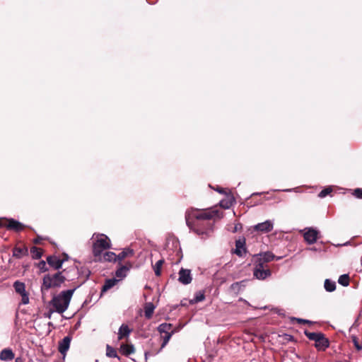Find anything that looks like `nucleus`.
Instances as JSON below:
<instances>
[{
    "label": "nucleus",
    "mask_w": 362,
    "mask_h": 362,
    "mask_svg": "<svg viewBox=\"0 0 362 362\" xmlns=\"http://www.w3.org/2000/svg\"><path fill=\"white\" fill-rule=\"evenodd\" d=\"M193 217L197 219L194 231L204 239L209 237L214 230L213 224L209 221L201 222L202 221H209L217 216L216 210L195 211L192 214Z\"/></svg>",
    "instance_id": "obj_1"
},
{
    "label": "nucleus",
    "mask_w": 362,
    "mask_h": 362,
    "mask_svg": "<svg viewBox=\"0 0 362 362\" xmlns=\"http://www.w3.org/2000/svg\"><path fill=\"white\" fill-rule=\"evenodd\" d=\"M75 290L63 291L52 298L51 303L56 312L63 313L67 310Z\"/></svg>",
    "instance_id": "obj_2"
},
{
    "label": "nucleus",
    "mask_w": 362,
    "mask_h": 362,
    "mask_svg": "<svg viewBox=\"0 0 362 362\" xmlns=\"http://www.w3.org/2000/svg\"><path fill=\"white\" fill-rule=\"evenodd\" d=\"M93 254L94 257L100 256L105 250L111 247L110 239L105 234L94 233L92 236Z\"/></svg>",
    "instance_id": "obj_3"
},
{
    "label": "nucleus",
    "mask_w": 362,
    "mask_h": 362,
    "mask_svg": "<svg viewBox=\"0 0 362 362\" xmlns=\"http://www.w3.org/2000/svg\"><path fill=\"white\" fill-rule=\"evenodd\" d=\"M65 281V277L62 272L54 274H47L43 278V283L41 286L42 291H47L51 288L59 287Z\"/></svg>",
    "instance_id": "obj_4"
},
{
    "label": "nucleus",
    "mask_w": 362,
    "mask_h": 362,
    "mask_svg": "<svg viewBox=\"0 0 362 362\" xmlns=\"http://www.w3.org/2000/svg\"><path fill=\"white\" fill-rule=\"evenodd\" d=\"M254 276L259 280H264L271 275V271L268 269H265V265L262 263L257 262V264L253 271Z\"/></svg>",
    "instance_id": "obj_5"
},
{
    "label": "nucleus",
    "mask_w": 362,
    "mask_h": 362,
    "mask_svg": "<svg viewBox=\"0 0 362 362\" xmlns=\"http://www.w3.org/2000/svg\"><path fill=\"white\" fill-rule=\"evenodd\" d=\"M302 232L305 242L309 245L315 243L318 239L319 231L315 228H305Z\"/></svg>",
    "instance_id": "obj_6"
},
{
    "label": "nucleus",
    "mask_w": 362,
    "mask_h": 362,
    "mask_svg": "<svg viewBox=\"0 0 362 362\" xmlns=\"http://www.w3.org/2000/svg\"><path fill=\"white\" fill-rule=\"evenodd\" d=\"M13 287L16 293L21 296V303L26 305L29 303V297L25 291V285L24 283L16 281L13 284Z\"/></svg>",
    "instance_id": "obj_7"
},
{
    "label": "nucleus",
    "mask_w": 362,
    "mask_h": 362,
    "mask_svg": "<svg viewBox=\"0 0 362 362\" xmlns=\"http://www.w3.org/2000/svg\"><path fill=\"white\" fill-rule=\"evenodd\" d=\"M179 278L178 281L183 285L189 284L192 281V276L191 274V271L189 269L182 268L179 271Z\"/></svg>",
    "instance_id": "obj_8"
},
{
    "label": "nucleus",
    "mask_w": 362,
    "mask_h": 362,
    "mask_svg": "<svg viewBox=\"0 0 362 362\" xmlns=\"http://www.w3.org/2000/svg\"><path fill=\"white\" fill-rule=\"evenodd\" d=\"M274 223L270 220L259 223L254 226V230L261 233H269L273 230Z\"/></svg>",
    "instance_id": "obj_9"
},
{
    "label": "nucleus",
    "mask_w": 362,
    "mask_h": 362,
    "mask_svg": "<svg viewBox=\"0 0 362 362\" xmlns=\"http://www.w3.org/2000/svg\"><path fill=\"white\" fill-rule=\"evenodd\" d=\"M71 343V338L69 337H65L62 340L59 342V351L63 355V358L65 357L67 351L69 349Z\"/></svg>",
    "instance_id": "obj_10"
},
{
    "label": "nucleus",
    "mask_w": 362,
    "mask_h": 362,
    "mask_svg": "<svg viewBox=\"0 0 362 362\" xmlns=\"http://www.w3.org/2000/svg\"><path fill=\"white\" fill-rule=\"evenodd\" d=\"M132 267L131 262H127L125 265L120 266L115 272V276L119 279H124L127 275V272Z\"/></svg>",
    "instance_id": "obj_11"
},
{
    "label": "nucleus",
    "mask_w": 362,
    "mask_h": 362,
    "mask_svg": "<svg viewBox=\"0 0 362 362\" xmlns=\"http://www.w3.org/2000/svg\"><path fill=\"white\" fill-rule=\"evenodd\" d=\"M100 262H116L117 255L110 251L103 252L100 256L96 257Z\"/></svg>",
    "instance_id": "obj_12"
},
{
    "label": "nucleus",
    "mask_w": 362,
    "mask_h": 362,
    "mask_svg": "<svg viewBox=\"0 0 362 362\" xmlns=\"http://www.w3.org/2000/svg\"><path fill=\"white\" fill-rule=\"evenodd\" d=\"M275 259V256L273 253L267 252L264 254H259L257 256V262L259 263H262L263 265H265L266 263L272 261Z\"/></svg>",
    "instance_id": "obj_13"
},
{
    "label": "nucleus",
    "mask_w": 362,
    "mask_h": 362,
    "mask_svg": "<svg viewBox=\"0 0 362 362\" xmlns=\"http://www.w3.org/2000/svg\"><path fill=\"white\" fill-rule=\"evenodd\" d=\"M47 262L51 267H52L55 269H59L62 267L64 260L60 259L56 256H49L47 258Z\"/></svg>",
    "instance_id": "obj_14"
},
{
    "label": "nucleus",
    "mask_w": 362,
    "mask_h": 362,
    "mask_svg": "<svg viewBox=\"0 0 362 362\" xmlns=\"http://www.w3.org/2000/svg\"><path fill=\"white\" fill-rule=\"evenodd\" d=\"M15 355L11 349H4L0 352V359L4 361H11Z\"/></svg>",
    "instance_id": "obj_15"
},
{
    "label": "nucleus",
    "mask_w": 362,
    "mask_h": 362,
    "mask_svg": "<svg viewBox=\"0 0 362 362\" xmlns=\"http://www.w3.org/2000/svg\"><path fill=\"white\" fill-rule=\"evenodd\" d=\"M6 226L8 228L16 231H21L23 229V225L14 219L8 220Z\"/></svg>",
    "instance_id": "obj_16"
},
{
    "label": "nucleus",
    "mask_w": 362,
    "mask_h": 362,
    "mask_svg": "<svg viewBox=\"0 0 362 362\" xmlns=\"http://www.w3.org/2000/svg\"><path fill=\"white\" fill-rule=\"evenodd\" d=\"M131 332H132V330L129 329L128 325H127L125 324H122L119 329L118 339L120 340V339H123L124 337H129Z\"/></svg>",
    "instance_id": "obj_17"
},
{
    "label": "nucleus",
    "mask_w": 362,
    "mask_h": 362,
    "mask_svg": "<svg viewBox=\"0 0 362 362\" xmlns=\"http://www.w3.org/2000/svg\"><path fill=\"white\" fill-rule=\"evenodd\" d=\"M134 251L132 249L126 248L117 255V261L121 262L127 257H132Z\"/></svg>",
    "instance_id": "obj_18"
},
{
    "label": "nucleus",
    "mask_w": 362,
    "mask_h": 362,
    "mask_svg": "<svg viewBox=\"0 0 362 362\" xmlns=\"http://www.w3.org/2000/svg\"><path fill=\"white\" fill-rule=\"evenodd\" d=\"M235 202V199L232 195H227L226 199L220 202V206L223 209H229Z\"/></svg>",
    "instance_id": "obj_19"
},
{
    "label": "nucleus",
    "mask_w": 362,
    "mask_h": 362,
    "mask_svg": "<svg viewBox=\"0 0 362 362\" xmlns=\"http://www.w3.org/2000/svg\"><path fill=\"white\" fill-rule=\"evenodd\" d=\"M234 253H235L239 257H242L243 255L245 253V247H244V242L238 240L235 242V249L234 251Z\"/></svg>",
    "instance_id": "obj_20"
},
{
    "label": "nucleus",
    "mask_w": 362,
    "mask_h": 362,
    "mask_svg": "<svg viewBox=\"0 0 362 362\" xmlns=\"http://www.w3.org/2000/svg\"><path fill=\"white\" fill-rule=\"evenodd\" d=\"M172 329V325L168 323H163L158 327V330L160 334H170L173 333Z\"/></svg>",
    "instance_id": "obj_21"
},
{
    "label": "nucleus",
    "mask_w": 362,
    "mask_h": 362,
    "mask_svg": "<svg viewBox=\"0 0 362 362\" xmlns=\"http://www.w3.org/2000/svg\"><path fill=\"white\" fill-rule=\"evenodd\" d=\"M27 254L28 249L26 247H15L13 251V255L17 258H21Z\"/></svg>",
    "instance_id": "obj_22"
},
{
    "label": "nucleus",
    "mask_w": 362,
    "mask_h": 362,
    "mask_svg": "<svg viewBox=\"0 0 362 362\" xmlns=\"http://www.w3.org/2000/svg\"><path fill=\"white\" fill-rule=\"evenodd\" d=\"M329 341L327 338H325V337L322 339H320L318 343L315 344V347L319 351H325L329 346Z\"/></svg>",
    "instance_id": "obj_23"
},
{
    "label": "nucleus",
    "mask_w": 362,
    "mask_h": 362,
    "mask_svg": "<svg viewBox=\"0 0 362 362\" xmlns=\"http://www.w3.org/2000/svg\"><path fill=\"white\" fill-rule=\"evenodd\" d=\"M117 281L118 280L115 279H110L106 280L102 288V292H105L112 288L117 283Z\"/></svg>",
    "instance_id": "obj_24"
},
{
    "label": "nucleus",
    "mask_w": 362,
    "mask_h": 362,
    "mask_svg": "<svg viewBox=\"0 0 362 362\" xmlns=\"http://www.w3.org/2000/svg\"><path fill=\"white\" fill-rule=\"evenodd\" d=\"M155 309V306L153 303H148L146 305L144 308V315L147 319H150L152 317Z\"/></svg>",
    "instance_id": "obj_25"
},
{
    "label": "nucleus",
    "mask_w": 362,
    "mask_h": 362,
    "mask_svg": "<svg viewBox=\"0 0 362 362\" xmlns=\"http://www.w3.org/2000/svg\"><path fill=\"white\" fill-rule=\"evenodd\" d=\"M324 287L327 291L332 292L336 289V283L329 279H326L325 281Z\"/></svg>",
    "instance_id": "obj_26"
},
{
    "label": "nucleus",
    "mask_w": 362,
    "mask_h": 362,
    "mask_svg": "<svg viewBox=\"0 0 362 362\" xmlns=\"http://www.w3.org/2000/svg\"><path fill=\"white\" fill-rule=\"evenodd\" d=\"M134 351L135 349L133 345L122 344L121 346V351L127 356L133 354Z\"/></svg>",
    "instance_id": "obj_27"
},
{
    "label": "nucleus",
    "mask_w": 362,
    "mask_h": 362,
    "mask_svg": "<svg viewBox=\"0 0 362 362\" xmlns=\"http://www.w3.org/2000/svg\"><path fill=\"white\" fill-rule=\"evenodd\" d=\"M205 298L204 294L202 291L197 292L194 295V298L191 300L192 303H196L204 300Z\"/></svg>",
    "instance_id": "obj_28"
},
{
    "label": "nucleus",
    "mask_w": 362,
    "mask_h": 362,
    "mask_svg": "<svg viewBox=\"0 0 362 362\" xmlns=\"http://www.w3.org/2000/svg\"><path fill=\"white\" fill-rule=\"evenodd\" d=\"M338 282L339 284L347 286L349 284V277L348 274L341 275L339 278Z\"/></svg>",
    "instance_id": "obj_29"
},
{
    "label": "nucleus",
    "mask_w": 362,
    "mask_h": 362,
    "mask_svg": "<svg viewBox=\"0 0 362 362\" xmlns=\"http://www.w3.org/2000/svg\"><path fill=\"white\" fill-rule=\"evenodd\" d=\"M164 261L163 259L158 260L153 267L154 272L156 276H160L161 274V267Z\"/></svg>",
    "instance_id": "obj_30"
},
{
    "label": "nucleus",
    "mask_w": 362,
    "mask_h": 362,
    "mask_svg": "<svg viewBox=\"0 0 362 362\" xmlns=\"http://www.w3.org/2000/svg\"><path fill=\"white\" fill-rule=\"evenodd\" d=\"M30 252L33 257L35 259H40L42 256V251L36 247H33L30 250Z\"/></svg>",
    "instance_id": "obj_31"
},
{
    "label": "nucleus",
    "mask_w": 362,
    "mask_h": 362,
    "mask_svg": "<svg viewBox=\"0 0 362 362\" xmlns=\"http://www.w3.org/2000/svg\"><path fill=\"white\" fill-rule=\"evenodd\" d=\"M106 355L108 357H112V358L117 356V351H115V349L109 345H107Z\"/></svg>",
    "instance_id": "obj_32"
},
{
    "label": "nucleus",
    "mask_w": 362,
    "mask_h": 362,
    "mask_svg": "<svg viewBox=\"0 0 362 362\" xmlns=\"http://www.w3.org/2000/svg\"><path fill=\"white\" fill-rule=\"evenodd\" d=\"M332 192V189L329 187H327L324 189H322L318 194V197H320V198H324L327 195L329 194L331 192Z\"/></svg>",
    "instance_id": "obj_33"
},
{
    "label": "nucleus",
    "mask_w": 362,
    "mask_h": 362,
    "mask_svg": "<svg viewBox=\"0 0 362 362\" xmlns=\"http://www.w3.org/2000/svg\"><path fill=\"white\" fill-rule=\"evenodd\" d=\"M173 334V333L164 334V335L162 336L163 341V344H162V347H164L168 343V341L170 339Z\"/></svg>",
    "instance_id": "obj_34"
},
{
    "label": "nucleus",
    "mask_w": 362,
    "mask_h": 362,
    "mask_svg": "<svg viewBox=\"0 0 362 362\" xmlns=\"http://www.w3.org/2000/svg\"><path fill=\"white\" fill-rule=\"evenodd\" d=\"M240 287L241 283L235 282L230 286V289L234 292H239V291L240 290Z\"/></svg>",
    "instance_id": "obj_35"
},
{
    "label": "nucleus",
    "mask_w": 362,
    "mask_h": 362,
    "mask_svg": "<svg viewBox=\"0 0 362 362\" xmlns=\"http://www.w3.org/2000/svg\"><path fill=\"white\" fill-rule=\"evenodd\" d=\"M353 194L357 198L362 199V189L357 188L354 189Z\"/></svg>",
    "instance_id": "obj_36"
},
{
    "label": "nucleus",
    "mask_w": 362,
    "mask_h": 362,
    "mask_svg": "<svg viewBox=\"0 0 362 362\" xmlns=\"http://www.w3.org/2000/svg\"><path fill=\"white\" fill-rule=\"evenodd\" d=\"M305 335L310 339H315V337H316V332H310L308 331H305Z\"/></svg>",
    "instance_id": "obj_37"
},
{
    "label": "nucleus",
    "mask_w": 362,
    "mask_h": 362,
    "mask_svg": "<svg viewBox=\"0 0 362 362\" xmlns=\"http://www.w3.org/2000/svg\"><path fill=\"white\" fill-rule=\"evenodd\" d=\"M325 337V335L321 332H316V337H315V339L313 341H315V344L318 343V341L320 339H322Z\"/></svg>",
    "instance_id": "obj_38"
},
{
    "label": "nucleus",
    "mask_w": 362,
    "mask_h": 362,
    "mask_svg": "<svg viewBox=\"0 0 362 362\" xmlns=\"http://www.w3.org/2000/svg\"><path fill=\"white\" fill-rule=\"evenodd\" d=\"M325 337V335L321 332H316V337H315V339L313 341H315V344L318 343V341L320 339H322Z\"/></svg>",
    "instance_id": "obj_39"
},
{
    "label": "nucleus",
    "mask_w": 362,
    "mask_h": 362,
    "mask_svg": "<svg viewBox=\"0 0 362 362\" xmlns=\"http://www.w3.org/2000/svg\"><path fill=\"white\" fill-rule=\"evenodd\" d=\"M353 341L354 343V346L356 348L357 350H361L362 349V345L358 343L356 338H354Z\"/></svg>",
    "instance_id": "obj_40"
},
{
    "label": "nucleus",
    "mask_w": 362,
    "mask_h": 362,
    "mask_svg": "<svg viewBox=\"0 0 362 362\" xmlns=\"http://www.w3.org/2000/svg\"><path fill=\"white\" fill-rule=\"evenodd\" d=\"M298 323L300 324H311L312 322L311 321H309L308 320H304V319H300V318H296V319Z\"/></svg>",
    "instance_id": "obj_41"
},
{
    "label": "nucleus",
    "mask_w": 362,
    "mask_h": 362,
    "mask_svg": "<svg viewBox=\"0 0 362 362\" xmlns=\"http://www.w3.org/2000/svg\"><path fill=\"white\" fill-rule=\"evenodd\" d=\"M297 189H298V188H294V189H284L283 191H285V192H291V191L297 192Z\"/></svg>",
    "instance_id": "obj_42"
},
{
    "label": "nucleus",
    "mask_w": 362,
    "mask_h": 362,
    "mask_svg": "<svg viewBox=\"0 0 362 362\" xmlns=\"http://www.w3.org/2000/svg\"><path fill=\"white\" fill-rule=\"evenodd\" d=\"M216 190H217L218 192H220V193H223H223H226V191H225V189H222V188H218Z\"/></svg>",
    "instance_id": "obj_43"
},
{
    "label": "nucleus",
    "mask_w": 362,
    "mask_h": 362,
    "mask_svg": "<svg viewBox=\"0 0 362 362\" xmlns=\"http://www.w3.org/2000/svg\"><path fill=\"white\" fill-rule=\"evenodd\" d=\"M14 362H23V360L20 357H18L15 359V361Z\"/></svg>",
    "instance_id": "obj_44"
},
{
    "label": "nucleus",
    "mask_w": 362,
    "mask_h": 362,
    "mask_svg": "<svg viewBox=\"0 0 362 362\" xmlns=\"http://www.w3.org/2000/svg\"><path fill=\"white\" fill-rule=\"evenodd\" d=\"M186 221H187V224L188 225V226L190 227V223H189V218L187 216H186Z\"/></svg>",
    "instance_id": "obj_45"
},
{
    "label": "nucleus",
    "mask_w": 362,
    "mask_h": 362,
    "mask_svg": "<svg viewBox=\"0 0 362 362\" xmlns=\"http://www.w3.org/2000/svg\"><path fill=\"white\" fill-rule=\"evenodd\" d=\"M309 250H313V251H316V249H315V247H311V248H310Z\"/></svg>",
    "instance_id": "obj_46"
},
{
    "label": "nucleus",
    "mask_w": 362,
    "mask_h": 362,
    "mask_svg": "<svg viewBox=\"0 0 362 362\" xmlns=\"http://www.w3.org/2000/svg\"><path fill=\"white\" fill-rule=\"evenodd\" d=\"M237 230H238V226H235V229H234V232L237 231Z\"/></svg>",
    "instance_id": "obj_47"
},
{
    "label": "nucleus",
    "mask_w": 362,
    "mask_h": 362,
    "mask_svg": "<svg viewBox=\"0 0 362 362\" xmlns=\"http://www.w3.org/2000/svg\"><path fill=\"white\" fill-rule=\"evenodd\" d=\"M2 225H3L2 221L0 219V226H1Z\"/></svg>",
    "instance_id": "obj_48"
},
{
    "label": "nucleus",
    "mask_w": 362,
    "mask_h": 362,
    "mask_svg": "<svg viewBox=\"0 0 362 362\" xmlns=\"http://www.w3.org/2000/svg\"><path fill=\"white\" fill-rule=\"evenodd\" d=\"M35 243H39V240H35Z\"/></svg>",
    "instance_id": "obj_49"
}]
</instances>
